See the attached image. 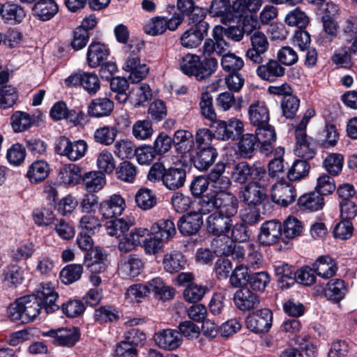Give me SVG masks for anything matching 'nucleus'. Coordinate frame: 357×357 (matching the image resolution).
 Masks as SVG:
<instances>
[{"mask_svg":"<svg viewBox=\"0 0 357 357\" xmlns=\"http://www.w3.org/2000/svg\"><path fill=\"white\" fill-rule=\"evenodd\" d=\"M58 298L59 294L52 283H42L36 295H27L17 299L9 307V316L13 321H31L43 309L47 314L58 310Z\"/></svg>","mask_w":357,"mask_h":357,"instance_id":"obj_1","label":"nucleus"},{"mask_svg":"<svg viewBox=\"0 0 357 357\" xmlns=\"http://www.w3.org/2000/svg\"><path fill=\"white\" fill-rule=\"evenodd\" d=\"M257 19L249 17L245 18L243 26H232L225 28L222 26H215L213 29L212 38H206L202 46V53L205 56L211 54L221 56L229 47L227 39H231L234 42L241 41L245 33L251 34L252 28L248 29V25L255 27L257 25Z\"/></svg>","mask_w":357,"mask_h":357,"instance_id":"obj_2","label":"nucleus"},{"mask_svg":"<svg viewBox=\"0 0 357 357\" xmlns=\"http://www.w3.org/2000/svg\"><path fill=\"white\" fill-rule=\"evenodd\" d=\"M150 181H161L170 190L182 188L186 181V171L181 167L166 168L162 162H155L150 168L147 176Z\"/></svg>","mask_w":357,"mask_h":357,"instance_id":"obj_3","label":"nucleus"},{"mask_svg":"<svg viewBox=\"0 0 357 357\" xmlns=\"http://www.w3.org/2000/svg\"><path fill=\"white\" fill-rule=\"evenodd\" d=\"M206 13L203 10L193 13L190 17L188 28L180 37V42L186 48H196L207 36L209 24L205 21Z\"/></svg>","mask_w":357,"mask_h":357,"instance_id":"obj_4","label":"nucleus"},{"mask_svg":"<svg viewBox=\"0 0 357 357\" xmlns=\"http://www.w3.org/2000/svg\"><path fill=\"white\" fill-rule=\"evenodd\" d=\"M231 176L235 183L239 184H245L248 181H263L266 177V170L260 162L250 164L241 161L234 165Z\"/></svg>","mask_w":357,"mask_h":357,"instance_id":"obj_5","label":"nucleus"},{"mask_svg":"<svg viewBox=\"0 0 357 357\" xmlns=\"http://www.w3.org/2000/svg\"><path fill=\"white\" fill-rule=\"evenodd\" d=\"M88 150L87 143L82 139L71 142L66 137H59L55 146L56 153L66 156L71 161L83 158Z\"/></svg>","mask_w":357,"mask_h":357,"instance_id":"obj_6","label":"nucleus"},{"mask_svg":"<svg viewBox=\"0 0 357 357\" xmlns=\"http://www.w3.org/2000/svg\"><path fill=\"white\" fill-rule=\"evenodd\" d=\"M139 51L140 47H135L126 59L123 67L125 71L130 73L128 78L132 83H137L144 79L149 70L146 64L141 63Z\"/></svg>","mask_w":357,"mask_h":357,"instance_id":"obj_7","label":"nucleus"},{"mask_svg":"<svg viewBox=\"0 0 357 357\" xmlns=\"http://www.w3.org/2000/svg\"><path fill=\"white\" fill-rule=\"evenodd\" d=\"M251 46L245 52V57L253 63L264 61L265 54L269 48V43L265 34L256 31L250 36Z\"/></svg>","mask_w":357,"mask_h":357,"instance_id":"obj_8","label":"nucleus"},{"mask_svg":"<svg viewBox=\"0 0 357 357\" xmlns=\"http://www.w3.org/2000/svg\"><path fill=\"white\" fill-rule=\"evenodd\" d=\"M211 127L215 128L214 135L222 140H234L243 132V123L237 119H231L228 121L216 120Z\"/></svg>","mask_w":357,"mask_h":357,"instance_id":"obj_9","label":"nucleus"},{"mask_svg":"<svg viewBox=\"0 0 357 357\" xmlns=\"http://www.w3.org/2000/svg\"><path fill=\"white\" fill-rule=\"evenodd\" d=\"M271 196L274 203L287 207L295 202L296 189L291 183L282 179L273 185Z\"/></svg>","mask_w":357,"mask_h":357,"instance_id":"obj_10","label":"nucleus"},{"mask_svg":"<svg viewBox=\"0 0 357 357\" xmlns=\"http://www.w3.org/2000/svg\"><path fill=\"white\" fill-rule=\"evenodd\" d=\"M266 185L263 181H250L244 185L239 192V197L248 205H259L266 198V193L261 187Z\"/></svg>","mask_w":357,"mask_h":357,"instance_id":"obj_11","label":"nucleus"},{"mask_svg":"<svg viewBox=\"0 0 357 357\" xmlns=\"http://www.w3.org/2000/svg\"><path fill=\"white\" fill-rule=\"evenodd\" d=\"M273 313L264 308L249 315L246 319V325L249 330L255 333H262L268 331L272 325Z\"/></svg>","mask_w":357,"mask_h":357,"instance_id":"obj_12","label":"nucleus"},{"mask_svg":"<svg viewBox=\"0 0 357 357\" xmlns=\"http://www.w3.org/2000/svg\"><path fill=\"white\" fill-rule=\"evenodd\" d=\"M257 64L256 74L263 81L275 82L285 75L284 67L275 59Z\"/></svg>","mask_w":357,"mask_h":357,"instance_id":"obj_13","label":"nucleus"},{"mask_svg":"<svg viewBox=\"0 0 357 357\" xmlns=\"http://www.w3.org/2000/svg\"><path fill=\"white\" fill-rule=\"evenodd\" d=\"M43 336L52 338V343L56 346L72 347L79 338L77 329L73 328H60L51 329L43 333Z\"/></svg>","mask_w":357,"mask_h":357,"instance_id":"obj_14","label":"nucleus"},{"mask_svg":"<svg viewBox=\"0 0 357 357\" xmlns=\"http://www.w3.org/2000/svg\"><path fill=\"white\" fill-rule=\"evenodd\" d=\"M282 236V225L279 221L269 220L260 228L258 240L261 245H271L278 242Z\"/></svg>","mask_w":357,"mask_h":357,"instance_id":"obj_15","label":"nucleus"},{"mask_svg":"<svg viewBox=\"0 0 357 357\" xmlns=\"http://www.w3.org/2000/svg\"><path fill=\"white\" fill-rule=\"evenodd\" d=\"M226 165L224 162H218L208 174L211 181L209 191L215 194L227 192L226 190L230 186V179L223 174L225 172Z\"/></svg>","mask_w":357,"mask_h":357,"instance_id":"obj_16","label":"nucleus"},{"mask_svg":"<svg viewBox=\"0 0 357 357\" xmlns=\"http://www.w3.org/2000/svg\"><path fill=\"white\" fill-rule=\"evenodd\" d=\"M153 339L160 348L169 351L178 348L182 343L181 335L178 331L170 328L156 333Z\"/></svg>","mask_w":357,"mask_h":357,"instance_id":"obj_17","label":"nucleus"},{"mask_svg":"<svg viewBox=\"0 0 357 357\" xmlns=\"http://www.w3.org/2000/svg\"><path fill=\"white\" fill-rule=\"evenodd\" d=\"M216 212L231 218L238 211V201L231 192H220L216 194L215 202Z\"/></svg>","mask_w":357,"mask_h":357,"instance_id":"obj_18","label":"nucleus"},{"mask_svg":"<svg viewBox=\"0 0 357 357\" xmlns=\"http://www.w3.org/2000/svg\"><path fill=\"white\" fill-rule=\"evenodd\" d=\"M199 149L195 155H190V163L198 170L206 171L214 163L218 153L213 146Z\"/></svg>","mask_w":357,"mask_h":357,"instance_id":"obj_19","label":"nucleus"},{"mask_svg":"<svg viewBox=\"0 0 357 357\" xmlns=\"http://www.w3.org/2000/svg\"><path fill=\"white\" fill-rule=\"evenodd\" d=\"M126 208L125 199L120 195H112L100 204V211L103 218H112L121 215Z\"/></svg>","mask_w":357,"mask_h":357,"instance_id":"obj_20","label":"nucleus"},{"mask_svg":"<svg viewBox=\"0 0 357 357\" xmlns=\"http://www.w3.org/2000/svg\"><path fill=\"white\" fill-rule=\"evenodd\" d=\"M234 302L239 310L245 312L257 307L260 303V299L257 294L248 288H243L235 292Z\"/></svg>","mask_w":357,"mask_h":357,"instance_id":"obj_21","label":"nucleus"},{"mask_svg":"<svg viewBox=\"0 0 357 357\" xmlns=\"http://www.w3.org/2000/svg\"><path fill=\"white\" fill-rule=\"evenodd\" d=\"M202 225V216L192 211L183 215L177 223L179 231L184 236L196 234Z\"/></svg>","mask_w":357,"mask_h":357,"instance_id":"obj_22","label":"nucleus"},{"mask_svg":"<svg viewBox=\"0 0 357 357\" xmlns=\"http://www.w3.org/2000/svg\"><path fill=\"white\" fill-rule=\"evenodd\" d=\"M231 226V218L216 211L211 214L206 220L208 232L217 236L228 233Z\"/></svg>","mask_w":357,"mask_h":357,"instance_id":"obj_23","label":"nucleus"},{"mask_svg":"<svg viewBox=\"0 0 357 357\" xmlns=\"http://www.w3.org/2000/svg\"><path fill=\"white\" fill-rule=\"evenodd\" d=\"M255 135L259 145H261L260 150L262 153L267 155L272 151L277 138L275 130L272 126L267 123L257 127Z\"/></svg>","mask_w":357,"mask_h":357,"instance_id":"obj_24","label":"nucleus"},{"mask_svg":"<svg viewBox=\"0 0 357 357\" xmlns=\"http://www.w3.org/2000/svg\"><path fill=\"white\" fill-rule=\"evenodd\" d=\"M149 235V230L146 228H135L123 236L119 243V249L124 253L131 252Z\"/></svg>","mask_w":357,"mask_h":357,"instance_id":"obj_25","label":"nucleus"},{"mask_svg":"<svg viewBox=\"0 0 357 357\" xmlns=\"http://www.w3.org/2000/svg\"><path fill=\"white\" fill-rule=\"evenodd\" d=\"M296 154L305 159H312L316 153V143L306 132H295Z\"/></svg>","mask_w":357,"mask_h":357,"instance_id":"obj_26","label":"nucleus"},{"mask_svg":"<svg viewBox=\"0 0 357 357\" xmlns=\"http://www.w3.org/2000/svg\"><path fill=\"white\" fill-rule=\"evenodd\" d=\"M85 265L93 274L104 273L107 268V255L100 248H96L85 257Z\"/></svg>","mask_w":357,"mask_h":357,"instance_id":"obj_27","label":"nucleus"},{"mask_svg":"<svg viewBox=\"0 0 357 357\" xmlns=\"http://www.w3.org/2000/svg\"><path fill=\"white\" fill-rule=\"evenodd\" d=\"M33 15L38 20L46 22L59 12V6L54 0H38L32 8Z\"/></svg>","mask_w":357,"mask_h":357,"instance_id":"obj_28","label":"nucleus"},{"mask_svg":"<svg viewBox=\"0 0 357 357\" xmlns=\"http://www.w3.org/2000/svg\"><path fill=\"white\" fill-rule=\"evenodd\" d=\"M250 123L258 127L268 123L270 116L268 109L264 102L255 101L248 108Z\"/></svg>","mask_w":357,"mask_h":357,"instance_id":"obj_29","label":"nucleus"},{"mask_svg":"<svg viewBox=\"0 0 357 357\" xmlns=\"http://www.w3.org/2000/svg\"><path fill=\"white\" fill-rule=\"evenodd\" d=\"M109 54L107 47L99 42H92L87 50L86 60L91 68H96L107 59Z\"/></svg>","mask_w":357,"mask_h":357,"instance_id":"obj_30","label":"nucleus"},{"mask_svg":"<svg viewBox=\"0 0 357 357\" xmlns=\"http://www.w3.org/2000/svg\"><path fill=\"white\" fill-rule=\"evenodd\" d=\"M143 268V263L136 255H130L119 264L118 272L123 278L138 276Z\"/></svg>","mask_w":357,"mask_h":357,"instance_id":"obj_31","label":"nucleus"},{"mask_svg":"<svg viewBox=\"0 0 357 357\" xmlns=\"http://www.w3.org/2000/svg\"><path fill=\"white\" fill-rule=\"evenodd\" d=\"M114 102L107 98H97L91 100L88 105V114L94 118L109 116L114 110Z\"/></svg>","mask_w":357,"mask_h":357,"instance_id":"obj_32","label":"nucleus"},{"mask_svg":"<svg viewBox=\"0 0 357 357\" xmlns=\"http://www.w3.org/2000/svg\"><path fill=\"white\" fill-rule=\"evenodd\" d=\"M312 266L317 275L324 279L332 278L337 271L336 263L328 255L319 257Z\"/></svg>","mask_w":357,"mask_h":357,"instance_id":"obj_33","label":"nucleus"},{"mask_svg":"<svg viewBox=\"0 0 357 357\" xmlns=\"http://www.w3.org/2000/svg\"><path fill=\"white\" fill-rule=\"evenodd\" d=\"M275 273L278 277V284L282 289H288L296 282L294 268L286 263L275 266Z\"/></svg>","mask_w":357,"mask_h":357,"instance_id":"obj_34","label":"nucleus"},{"mask_svg":"<svg viewBox=\"0 0 357 357\" xmlns=\"http://www.w3.org/2000/svg\"><path fill=\"white\" fill-rule=\"evenodd\" d=\"M298 205L304 211H317L323 208L324 198L322 195L314 190L301 196L298 200Z\"/></svg>","mask_w":357,"mask_h":357,"instance_id":"obj_35","label":"nucleus"},{"mask_svg":"<svg viewBox=\"0 0 357 357\" xmlns=\"http://www.w3.org/2000/svg\"><path fill=\"white\" fill-rule=\"evenodd\" d=\"M0 16L11 24H19L22 22L26 16L24 8L17 4L0 3Z\"/></svg>","mask_w":357,"mask_h":357,"instance_id":"obj_36","label":"nucleus"},{"mask_svg":"<svg viewBox=\"0 0 357 357\" xmlns=\"http://www.w3.org/2000/svg\"><path fill=\"white\" fill-rule=\"evenodd\" d=\"M186 263L184 255L179 251H172L164 255L162 265L164 269L170 273H176L184 268Z\"/></svg>","mask_w":357,"mask_h":357,"instance_id":"obj_37","label":"nucleus"},{"mask_svg":"<svg viewBox=\"0 0 357 357\" xmlns=\"http://www.w3.org/2000/svg\"><path fill=\"white\" fill-rule=\"evenodd\" d=\"M259 146L255 135L247 133L243 135L238 142V153L241 157L250 159Z\"/></svg>","mask_w":357,"mask_h":357,"instance_id":"obj_38","label":"nucleus"},{"mask_svg":"<svg viewBox=\"0 0 357 357\" xmlns=\"http://www.w3.org/2000/svg\"><path fill=\"white\" fill-rule=\"evenodd\" d=\"M110 89L115 93L114 99L120 104H124L129 99V83L122 77H114L109 82Z\"/></svg>","mask_w":357,"mask_h":357,"instance_id":"obj_39","label":"nucleus"},{"mask_svg":"<svg viewBox=\"0 0 357 357\" xmlns=\"http://www.w3.org/2000/svg\"><path fill=\"white\" fill-rule=\"evenodd\" d=\"M284 21L289 26L305 29L310 23V17L305 11L297 7L287 13Z\"/></svg>","mask_w":357,"mask_h":357,"instance_id":"obj_40","label":"nucleus"},{"mask_svg":"<svg viewBox=\"0 0 357 357\" xmlns=\"http://www.w3.org/2000/svg\"><path fill=\"white\" fill-rule=\"evenodd\" d=\"M151 231L158 235L160 240L167 241L172 238L176 233L175 225L169 219H162L154 223Z\"/></svg>","mask_w":357,"mask_h":357,"instance_id":"obj_41","label":"nucleus"},{"mask_svg":"<svg viewBox=\"0 0 357 357\" xmlns=\"http://www.w3.org/2000/svg\"><path fill=\"white\" fill-rule=\"evenodd\" d=\"M347 291L344 282L342 280L335 279L327 283L324 294L328 299L338 302L345 296Z\"/></svg>","mask_w":357,"mask_h":357,"instance_id":"obj_42","label":"nucleus"},{"mask_svg":"<svg viewBox=\"0 0 357 357\" xmlns=\"http://www.w3.org/2000/svg\"><path fill=\"white\" fill-rule=\"evenodd\" d=\"M50 172L49 165L44 160H36L29 167L26 176L31 183H38L45 180Z\"/></svg>","mask_w":357,"mask_h":357,"instance_id":"obj_43","label":"nucleus"},{"mask_svg":"<svg viewBox=\"0 0 357 357\" xmlns=\"http://www.w3.org/2000/svg\"><path fill=\"white\" fill-rule=\"evenodd\" d=\"M118 135V130L113 126H104L97 128L93 133L94 141L104 146L112 144Z\"/></svg>","mask_w":357,"mask_h":357,"instance_id":"obj_44","label":"nucleus"},{"mask_svg":"<svg viewBox=\"0 0 357 357\" xmlns=\"http://www.w3.org/2000/svg\"><path fill=\"white\" fill-rule=\"evenodd\" d=\"M152 91L147 84L132 88L129 92V99L135 107H139L151 99Z\"/></svg>","mask_w":357,"mask_h":357,"instance_id":"obj_45","label":"nucleus"},{"mask_svg":"<svg viewBox=\"0 0 357 357\" xmlns=\"http://www.w3.org/2000/svg\"><path fill=\"white\" fill-rule=\"evenodd\" d=\"M134 225V221L129 218H119L107 222V232L111 236L117 238L126 234L129 229Z\"/></svg>","mask_w":357,"mask_h":357,"instance_id":"obj_46","label":"nucleus"},{"mask_svg":"<svg viewBox=\"0 0 357 357\" xmlns=\"http://www.w3.org/2000/svg\"><path fill=\"white\" fill-rule=\"evenodd\" d=\"M118 310L112 305H102L94 310L93 319L95 321L102 324L117 321L119 319Z\"/></svg>","mask_w":357,"mask_h":357,"instance_id":"obj_47","label":"nucleus"},{"mask_svg":"<svg viewBox=\"0 0 357 357\" xmlns=\"http://www.w3.org/2000/svg\"><path fill=\"white\" fill-rule=\"evenodd\" d=\"M135 202L139 208L148 211L156 205L157 197L151 190L143 188L139 189L136 193Z\"/></svg>","mask_w":357,"mask_h":357,"instance_id":"obj_48","label":"nucleus"},{"mask_svg":"<svg viewBox=\"0 0 357 357\" xmlns=\"http://www.w3.org/2000/svg\"><path fill=\"white\" fill-rule=\"evenodd\" d=\"M216 194L208 191L197 202L193 203L192 211L202 215L211 213L215 208Z\"/></svg>","mask_w":357,"mask_h":357,"instance_id":"obj_49","label":"nucleus"},{"mask_svg":"<svg viewBox=\"0 0 357 357\" xmlns=\"http://www.w3.org/2000/svg\"><path fill=\"white\" fill-rule=\"evenodd\" d=\"M83 183L88 192H98L105 184V178L103 174L99 172H91L86 173L83 176Z\"/></svg>","mask_w":357,"mask_h":357,"instance_id":"obj_50","label":"nucleus"},{"mask_svg":"<svg viewBox=\"0 0 357 357\" xmlns=\"http://www.w3.org/2000/svg\"><path fill=\"white\" fill-rule=\"evenodd\" d=\"M344 156L337 153L328 155L323 161V167L331 176H337L342 170Z\"/></svg>","mask_w":357,"mask_h":357,"instance_id":"obj_51","label":"nucleus"},{"mask_svg":"<svg viewBox=\"0 0 357 357\" xmlns=\"http://www.w3.org/2000/svg\"><path fill=\"white\" fill-rule=\"evenodd\" d=\"M202 54L203 53L202 52ZM202 55L205 59L201 61L199 58L197 80H202L210 77L215 72L218 66V60L212 56L213 54L207 56Z\"/></svg>","mask_w":357,"mask_h":357,"instance_id":"obj_52","label":"nucleus"},{"mask_svg":"<svg viewBox=\"0 0 357 357\" xmlns=\"http://www.w3.org/2000/svg\"><path fill=\"white\" fill-rule=\"evenodd\" d=\"M261 4V0H236L233 8L239 17H243L248 13H257Z\"/></svg>","mask_w":357,"mask_h":357,"instance_id":"obj_53","label":"nucleus"},{"mask_svg":"<svg viewBox=\"0 0 357 357\" xmlns=\"http://www.w3.org/2000/svg\"><path fill=\"white\" fill-rule=\"evenodd\" d=\"M132 133L137 140L150 138L153 133L151 122L149 120L137 121L132 127Z\"/></svg>","mask_w":357,"mask_h":357,"instance_id":"obj_54","label":"nucleus"},{"mask_svg":"<svg viewBox=\"0 0 357 357\" xmlns=\"http://www.w3.org/2000/svg\"><path fill=\"white\" fill-rule=\"evenodd\" d=\"M114 153L116 157L121 159H131L135 154L137 148L129 140L121 139L117 141L114 146Z\"/></svg>","mask_w":357,"mask_h":357,"instance_id":"obj_55","label":"nucleus"},{"mask_svg":"<svg viewBox=\"0 0 357 357\" xmlns=\"http://www.w3.org/2000/svg\"><path fill=\"white\" fill-rule=\"evenodd\" d=\"M310 169V165L305 160H296L287 172V178L291 181H299L305 177Z\"/></svg>","mask_w":357,"mask_h":357,"instance_id":"obj_56","label":"nucleus"},{"mask_svg":"<svg viewBox=\"0 0 357 357\" xmlns=\"http://www.w3.org/2000/svg\"><path fill=\"white\" fill-rule=\"evenodd\" d=\"M199 107L202 116L213 123L216 121V113L213 105V97L208 92L202 93Z\"/></svg>","mask_w":357,"mask_h":357,"instance_id":"obj_57","label":"nucleus"},{"mask_svg":"<svg viewBox=\"0 0 357 357\" xmlns=\"http://www.w3.org/2000/svg\"><path fill=\"white\" fill-rule=\"evenodd\" d=\"M3 276L5 282L16 286L23 282L24 271L17 264L8 265L3 270Z\"/></svg>","mask_w":357,"mask_h":357,"instance_id":"obj_58","label":"nucleus"},{"mask_svg":"<svg viewBox=\"0 0 357 357\" xmlns=\"http://www.w3.org/2000/svg\"><path fill=\"white\" fill-rule=\"evenodd\" d=\"M250 275L248 268L245 265L237 266L230 275L229 282L232 287L238 288L245 286L249 281Z\"/></svg>","mask_w":357,"mask_h":357,"instance_id":"obj_59","label":"nucleus"},{"mask_svg":"<svg viewBox=\"0 0 357 357\" xmlns=\"http://www.w3.org/2000/svg\"><path fill=\"white\" fill-rule=\"evenodd\" d=\"M82 273L83 267L81 264L68 265L60 273L61 281L64 284H72L80 279Z\"/></svg>","mask_w":357,"mask_h":357,"instance_id":"obj_60","label":"nucleus"},{"mask_svg":"<svg viewBox=\"0 0 357 357\" xmlns=\"http://www.w3.org/2000/svg\"><path fill=\"white\" fill-rule=\"evenodd\" d=\"M116 174L119 179L132 183L137 175L136 166L129 161L121 162L116 168Z\"/></svg>","mask_w":357,"mask_h":357,"instance_id":"obj_61","label":"nucleus"},{"mask_svg":"<svg viewBox=\"0 0 357 357\" xmlns=\"http://www.w3.org/2000/svg\"><path fill=\"white\" fill-rule=\"evenodd\" d=\"M221 65L225 71L236 73L243 67L244 61L234 53H228L222 56Z\"/></svg>","mask_w":357,"mask_h":357,"instance_id":"obj_62","label":"nucleus"},{"mask_svg":"<svg viewBox=\"0 0 357 357\" xmlns=\"http://www.w3.org/2000/svg\"><path fill=\"white\" fill-rule=\"evenodd\" d=\"M97 166L100 173H112L116 167L112 154L107 150L102 151L97 157Z\"/></svg>","mask_w":357,"mask_h":357,"instance_id":"obj_63","label":"nucleus"},{"mask_svg":"<svg viewBox=\"0 0 357 357\" xmlns=\"http://www.w3.org/2000/svg\"><path fill=\"white\" fill-rule=\"evenodd\" d=\"M25 157V147L19 143L13 144L7 151L6 158L8 162L13 166L21 165L24 162Z\"/></svg>","mask_w":357,"mask_h":357,"instance_id":"obj_64","label":"nucleus"}]
</instances>
